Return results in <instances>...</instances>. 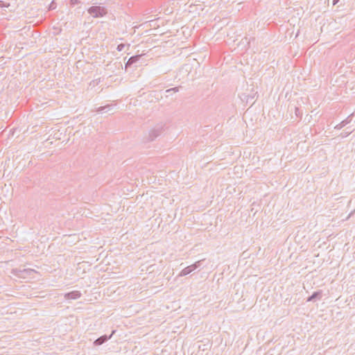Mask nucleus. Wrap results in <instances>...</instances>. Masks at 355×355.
I'll return each instance as SVG.
<instances>
[{
  "mask_svg": "<svg viewBox=\"0 0 355 355\" xmlns=\"http://www.w3.org/2000/svg\"><path fill=\"white\" fill-rule=\"evenodd\" d=\"M88 12L93 17H102L106 15L107 11L104 7L92 6L88 9Z\"/></svg>",
  "mask_w": 355,
  "mask_h": 355,
  "instance_id": "obj_1",
  "label": "nucleus"
},
{
  "mask_svg": "<svg viewBox=\"0 0 355 355\" xmlns=\"http://www.w3.org/2000/svg\"><path fill=\"white\" fill-rule=\"evenodd\" d=\"M36 271L33 269H24V270H18V269H13L12 270V273L17 276L20 278H26L29 276H31L33 273H35Z\"/></svg>",
  "mask_w": 355,
  "mask_h": 355,
  "instance_id": "obj_2",
  "label": "nucleus"
},
{
  "mask_svg": "<svg viewBox=\"0 0 355 355\" xmlns=\"http://www.w3.org/2000/svg\"><path fill=\"white\" fill-rule=\"evenodd\" d=\"M200 261H198L195 262L193 264H191V265L184 268V269H182L181 270V272H180L178 276L184 277V276H186V275L190 274L191 272H192L193 270L197 269L200 266Z\"/></svg>",
  "mask_w": 355,
  "mask_h": 355,
  "instance_id": "obj_3",
  "label": "nucleus"
},
{
  "mask_svg": "<svg viewBox=\"0 0 355 355\" xmlns=\"http://www.w3.org/2000/svg\"><path fill=\"white\" fill-rule=\"evenodd\" d=\"M163 125H158L150 131V137L152 139L157 137L163 131Z\"/></svg>",
  "mask_w": 355,
  "mask_h": 355,
  "instance_id": "obj_4",
  "label": "nucleus"
},
{
  "mask_svg": "<svg viewBox=\"0 0 355 355\" xmlns=\"http://www.w3.org/2000/svg\"><path fill=\"white\" fill-rule=\"evenodd\" d=\"M81 296V293L78 291H73L70 293H67L64 295V297L66 299H70V300H77L80 298Z\"/></svg>",
  "mask_w": 355,
  "mask_h": 355,
  "instance_id": "obj_5",
  "label": "nucleus"
},
{
  "mask_svg": "<svg viewBox=\"0 0 355 355\" xmlns=\"http://www.w3.org/2000/svg\"><path fill=\"white\" fill-rule=\"evenodd\" d=\"M115 333V331H113L112 333L111 334V335L110 336H101L100 338H97L95 341H94V344L96 345H102L103 343H104L105 342H106L107 340H109L110 338H111V337L112 336V335Z\"/></svg>",
  "mask_w": 355,
  "mask_h": 355,
  "instance_id": "obj_6",
  "label": "nucleus"
},
{
  "mask_svg": "<svg viewBox=\"0 0 355 355\" xmlns=\"http://www.w3.org/2000/svg\"><path fill=\"white\" fill-rule=\"evenodd\" d=\"M139 57H140V55H135V56L130 57L126 63V67L131 65L132 64L137 62L139 60Z\"/></svg>",
  "mask_w": 355,
  "mask_h": 355,
  "instance_id": "obj_7",
  "label": "nucleus"
},
{
  "mask_svg": "<svg viewBox=\"0 0 355 355\" xmlns=\"http://www.w3.org/2000/svg\"><path fill=\"white\" fill-rule=\"evenodd\" d=\"M321 296V291H317L313 293L308 299L307 302L313 301L315 298Z\"/></svg>",
  "mask_w": 355,
  "mask_h": 355,
  "instance_id": "obj_8",
  "label": "nucleus"
},
{
  "mask_svg": "<svg viewBox=\"0 0 355 355\" xmlns=\"http://www.w3.org/2000/svg\"><path fill=\"white\" fill-rule=\"evenodd\" d=\"M10 3L7 1L0 0V7L1 8H8L9 7Z\"/></svg>",
  "mask_w": 355,
  "mask_h": 355,
  "instance_id": "obj_9",
  "label": "nucleus"
},
{
  "mask_svg": "<svg viewBox=\"0 0 355 355\" xmlns=\"http://www.w3.org/2000/svg\"><path fill=\"white\" fill-rule=\"evenodd\" d=\"M80 1L79 0H70V4L71 6H75L76 4H79Z\"/></svg>",
  "mask_w": 355,
  "mask_h": 355,
  "instance_id": "obj_10",
  "label": "nucleus"
},
{
  "mask_svg": "<svg viewBox=\"0 0 355 355\" xmlns=\"http://www.w3.org/2000/svg\"><path fill=\"white\" fill-rule=\"evenodd\" d=\"M124 47L125 45L123 44H120L117 46L116 49L118 51H121L122 50H123Z\"/></svg>",
  "mask_w": 355,
  "mask_h": 355,
  "instance_id": "obj_11",
  "label": "nucleus"
},
{
  "mask_svg": "<svg viewBox=\"0 0 355 355\" xmlns=\"http://www.w3.org/2000/svg\"><path fill=\"white\" fill-rule=\"evenodd\" d=\"M352 130H351V131H349V132H347V133H345V134L341 133V137H347L349 134H350V133L352 132Z\"/></svg>",
  "mask_w": 355,
  "mask_h": 355,
  "instance_id": "obj_12",
  "label": "nucleus"
},
{
  "mask_svg": "<svg viewBox=\"0 0 355 355\" xmlns=\"http://www.w3.org/2000/svg\"><path fill=\"white\" fill-rule=\"evenodd\" d=\"M346 124L345 121H343L341 122V123L339 125V128H341L342 127H343Z\"/></svg>",
  "mask_w": 355,
  "mask_h": 355,
  "instance_id": "obj_13",
  "label": "nucleus"
},
{
  "mask_svg": "<svg viewBox=\"0 0 355 355\" xmlns=\"http://www.w3.org/2000/svg\"><path fill=\"white\" fill-rule=\"evenodd\" d=\"M171 90H173L174 92H178V87H173V88L171 89H169V91H171ZM167 91L168 92V90H167Z\"/></svg>",
  "mask_w": 355,
  "mask_h": 355,
  "instance_id": "obj_14",
  "label": "nucleus"
},
{
  "mask_svg": "<svg viewBox=\"0 0 355 355\" xmlns=\"http://www.w3.org/2000/svg\"><path fill=\"white\" fill-rule=\"evenodd\" d=\"M53 4H54V3H53V2L51 3V5H50L49 9H54V8H55V6H54V5H53Z\"/></svg>",
  "mask_w": 355,
  "mask_h": 355,
  "instance_id": "obj_15",
  "label": "nucleus"
},
{
  "mask_svg": "<svg viewBox=\"0 0 355 355\" xmlns=\"http://www.w3.org/2000/svg\"><path fill=\"white\" fill-rule=\"evenodd\" d=\"M338 1L339 0H333V4L336 5Z\"/></svg>",
  "mask_w": 355,
  "mask_h": 355,
  "instance_id": "obj_16",
  "label": "nucleus"
},
{
  "mask_svg": "<svg viewBox=\"0 0 355 355\" xmlns=\"http://www.w3.org/2000/svg\"><path fill=\"white\" fill-rule=\"evenodd\" d=\"M106 109V107H102L101 110Z\"/></svg>",
  "mask_w": 355,
  "mask_h": 355,
  "instance_id": "obj_17",
  "label": "nucleus"
}]
</instances>
